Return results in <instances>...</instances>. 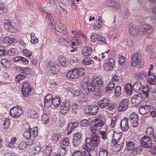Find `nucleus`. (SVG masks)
<instances>
[{
  "label": "nucleus",
  "instance_id": "obj_54",
  "mask_svg": "<svg viewBox=\"0 0 156 156\" xmlns=\"http://www.w3.org/2000/svg\"><path fill=\"white\" fill-rule=\"evenodd\" d=\"M27 147L26 142L24 141L21 142L18 145V148L20 150H24Z\"/></svg>",
  "mask_w": 156,
  "mask_h": 156
},
{
  "label": "nucleus",
  "instance_id": "obj_9",
  "mask_svg": "<svg viewBox=\"0 0 156 156\" xmlns=\"http://www.w3.org/2000/svg\"><path fill=\"white\" fill-rule=\"evenodd\" d=\"M129 119L130 121L131 126L133 127H136L139 125V117L137 114L135 113L131 114L129 116Z\"/></svg>",
  "mask_w": 156,
  "mask_h": 156
},
{
  "label": "nucleus",
  "instance_id": "obj_38",
  "mask_svg": "<svg viewBox=\"0 0 156 156\" xmlns=\"http://www.w3.org/2000/svg\"><path fill=\"white\" fill-rule=\"evenodd\" d=\"M60 69V66L58 65H55L51 66L50 67V70L51 72L54 74L58 73Z\"/></svg>",
  "mask_w": 156,
  "mask_h": 156
},
{
  "label": "nucleus",
  "instance_id": "obj_48",
  "mask_svg": "<svg viewBox=\"0 0 156 156\" xmlns=\"http://www.w3.org/2000/svg\"><path fill=\"white\" fill-rule=\"evenodd\" d=\"M61 136L60 133H53L51 137V139L53 142H56L58 141Z\"/></svg>",
  "mask_w": 156,
  "mask_h": 156
},
{
  "label": "nucleus",
  "instance_id": "obj_57",
  "mask_svg": "<svg viewBox=\"0 0 156 156\" xmlns=\"http://www.w3.org/2000/svg\"><path fill=\"white\" fill-rule=\"evenodd\" d=\"M81 141V140L73 139V146L75 147H76L79 146L80 144Z\"/></svg>",
  "mask_w": 156,
  "mask_h": 156
},
{
  "label": "nucleus",
  "instance_id": "obj_41",
  "mask_svg": "<svg viewBox=\"0 0 156 156\" xmlns=\"http://www.w3.org/2000/svg\"><path fill=\"white\" fill-rule=\"evenodd\" d=\"M62 101L59 97H57L55 98H52V104L55 107L59 106L61 102Z\"/></svg>",
  "mask_w": 156,
  "mask_h": 156
},
{
  "label": "nucleus",
  "instance_id": "obj_8",
  "mask_svg": "<svg viewBox=\"0 0 156 156\" xmlns=\"http://www.w3.org/2000/svg\"><path fill=\"white\" fill-rule=\"evenodd\" d=\"M115 64V61L113 58L109 59L107 62L104 64L103 67L104 69L107 71H112Z\"/></svg>",
  "mask_w": 156,
  "mask_h": 156
},
{
  "label": "nucleus",
  "instance_id": "obj_46",
  "mask_svg": "<svg viewBox=\"0 0 156 156\" xmlns=\"http://www.w3.org/2000/svg\"><path fill=\"white\" fill-rule=\"evenodd\" d=\"M81 63L85 65L92 64L94 63V61L89 58H85L81 61Z\"/></svg>",
  "mask_w": 156,
  "mask_h": 156
},
{
  "label": "nucleus",
  "instance_id": "obj_55",
  "mask_svg": "<svg viewBox=\"0 0 156 156\" xmlns=\"http://www.w3.org/2000/svg\"><path fill=\"white\" fill-rule=\"evenodd\" d=\"M101 87H98L95 89V90H94V95L96 96L100 97L101 94V91L102 90L100 88Z\"/></svg>",
  "mask_w": 156,
  "mask_h": 156
},
{
  "label": "nucleus",
  "instance_id": "obj_2",
  "mask_svg": "<svg viewBox=\"0 0 156 156\" xmlns=\"http://www.w3.org/2000/svg\"><path fill=\"white\" fill-rule=\"evenodd\" d=\"M85 71L84 69L82 68H77L69 71L66 76L69 78L75 79L83 74Z\"/></svg>",
  "mask_w": 156,
  "mask_h": 156
},
{
  "label": "nucleus",
  "instance_id": "obj_44",
  "mask_svg": "<svg viewBox=\"0 0 156 156\" xmlns=\"http://www.w3.org/2000/svg\"><path fill=\"white\" fill-rule=\"evenodd\" d=\"M99 156H108V152L106 149L101 147L99 148Z\"/></svg>",
  "mask_w": 156,
  "mask_h": 156
},
{
  "label": "nucleus",
  "instance_id": "obj_19",
  "mask_svg": "<svg viewBox=\"0 0 156 156\" xmlns=\"http://www.w3.org/2000/svg\"><path fill=\"white\" fill-rule=\"evenodd\" d=\"M104 119L102 116H98L94 121V125L98 127H101L104 124Z\"/></svg>",
  "mask_w": 156,
  "mask_h": 156
},
{
  "label": "nucleus",
  "instance_id": "obj_29",
  "mask_svg": "<svg viewBox=\"0 0 156 156\" xmlns=\"http://www.w3.org/2000/svg\"><path fill=\"white\" fill-rule=\"evenodd\" d=\"M136 144V140L128 141L126 143V148L127 150L130 151L134 148Z\"/></svg>",
  "mask_w": 156,
  "mask_h": 156
},
{
  "label": "nucleus",
  "instance_id": "obj_40",
  "mask_svg": "<svg viewBox=\"0 0 156 156\" xmlns=\"http://www.w3.org/2000/svg\"><path fill=\"white\" fill-rule=\"evenodd\" d=\"M125 90L128 95L132 94L133 91V87L132 85L129 83H127L125 87Z\"/></svg>",
  "mask_w": 156,
  "mask_h": 156
},
{
  "label": "nucleus",
  "instance_id": "obj_25",
  "mask_svg": "<svg viewBox=\"0 0 156 156\" xmlns=\"http://www.w3.org/2000/svg\"><path fill=\"white\" fill-rule=\"evenodd\" d=\"M128 32L131 36H133L138 34L137 30L134 25L130 23L128 25Z\"/></svg>",
  "mask_w": 156,
  "mask_h": 156
},
{
  "label": "nucleus",
  "instance_id": "obj_10",
  "mask_svg": "<svg viewBox=\"0 0 156 156\" xmlns=\"http://www.w3.org/2000/svg\"><path fill=\"white\" fill-rule=\"evenodd\" d=\"M71 106L70 102L69 101L62 102L60 108V112L62 115L67 113L70 109Z\"/></svg>",
  "mask_w": 156,
  "mask_h": 156
},
{
  "label": "nucleus",
  "instance_id": "obj_27",
  "mask_svg": "<svg viewBox=\"0 0 156 156\" xmlns=\"http://www.w3.org/2000/svg\"><path fill=\"white\" fill-rule=\"evenodd\" d=\"M52 148L51 145H45L42 148V152L43 154L47 156H50L52 152Z\"/></svg>",
  "mask_w": 156,
  "mask_h": 156
},
{
  "label": "nucleus",
  "instance_id": "obj_22",
  "mask_svg": "<svg viewBox=\"0 0 156 156\" xmlns=\"http://www.w3.org/2000/svg\"><path fill=\"white\" fill-rule=\"evenodd\" d=\"M4 26L5 29L8 31L12 32L14 30V27L12 25V22L9 20H4Z\"/></svg>",
  "mask_w": 156,
  "mask_h": 156
},
{
  "label": "nucleus",
  "instance_id": "obj_63",
  "mask_svg": "<svg viewBox=\"0 0 156 156\" xmlns=\"http://www.w3.org/2000/svg\"><path fill=\"white\" fill-rule=\"evenodd\" d=\"M119 63L121 65H123L126 62L125 57L123 56H120L119 57Z\"/></svg>",
  "mask_w": 156,
  "mask_h": 156
},
{
  "label": "nucleus",
  "instance_id": "obj_3",
  "mask_svg": "<svg viewBox=\"0 0 156 156\" xmlns=\"http://www.w3.org/2000/svg\"><path fill=\"white\" fill-rule=\"evenodd\" d=\"M100 137L98 136H91L90 138L87 137L86 138L85 143L87 146H90L91 147L95 148L97 147L100 142Z\"/></svg>",
  "mask_w": 156,
  "mask_h": 156
},
{
  "label": "nucleus",
  "instance_id": "obj_7",
  "mask_svg": "<svg viewBox=\"0 0 156 156\" xmlns=\"http://www.w3.org/2000/svg\"><path fill=\"white\" fill-rule=\"evenodd\" d=\"M141 145L144 147L150 148L152 147V141L150 137L147 136H144L140 140Z\"/></svg>",
  "mask_w": 156,
  "mask_h": 156
},
{
  "label": "nucleus",
  "instance_id": "obj_30",
  "mask_svg": "<svg viewBox=\"0 0 156 156\" xmlns=\"http://www.w3.org/2000/svg\"><path fill=\"white\" fill-rule=\"evenodd\" d=\"M92 52V49L90 47H84L82 49V54L84 56L90 55Z\"/></svg>",
  "mask_w": 156,
  "mask_h": 156
},
{
  "label": "nucleus",
  "instance_id": "obj_58",
  "mask_svg": "<svg viewBox=\"0 0 156 156\" xmlns=\"http://www.w3.org/2000/svg\"><path fill=\"white\" fill-rule=\"evenodd\" d=\"M61 144L65 146H67L69 144V142L68 138L63 139L61 142Z\"/></svg>",
  "mask_w": 156,
  "mask_h": 156
},
{
  "label": "nucleus",
  "instance_id": "obj_37",
  "mask_svg": "<svg viewBox=\"0 0 156 156\" xmlns=\"http://www.w3.org/2000/svg\"><path fill=\"white\" fill-rule=\"evenodd\" d=\"M147 76V74L146 72L142 71L139 73L135 74V78L137 80H142Z\"/></svg>",
  "mask_w": 156,
  "mask_h": 156
},
{
  "label": "nucleus",
  "instance_id": "obj_13",
  "mask_svg": "<svg viewBox=\"0 0 156 156\" xmlns=\"http://www.w3.org/2000/svg\"><path fill=\"white\" fill-rule=\"evenodd\" d=\"M147 76V82L151 84L154 85L156 86V76L154 73L150 71H148Z\"/></svg>",
  "mask_w": 156,
  "mask_h": 156
},
{
  "label": "nucleus",
  "instance_id": "obj_61",
  "mask_svg": "<svg viewBox=\"0 0 156 156\" xmlns=\"http://www.w3.org/2000/svg\"><path fill=\"white\" fill-rule=\"evenodd\" d=\"M10 125V120L8 118H6L4 123V127L5 129H7Z\"/></svg>",
  "mask_w": 156,
  "mask_h": 156
},
{
  "label": "nucleus",
  "instance_id": "obj_4",
  "mask_svg": "<svg viewBox=\"0 0 156 156\" xmlns=\"http://www.w3.org/2000/svg\"><path fill=\"white\" fill-rule=\"evenodd\" d=\"M38 134L37 127V126L26 130L23 133V136L26 139H33Z\"/></svg>",
  "mask_w": 156,
  "mask_h": 156
},
{
  "label": "nucleus",
  "instance_id": "obj_31",
  "mask_svg": "<svg viewBox=\"0 0 156 156\" xmlns=\"http://www.w3.org/2000/svg\"><path fill=\"white\" fill-rule=\"evenodd\" d=\"M41 146L39 142L36 143L33 147V154L36 155L39 154L41 150Z\"/></svg>",
  "mask_w": 156,
  "mask_h": 156
},
{
  "label": "nucleus",
  "instance_id": "obj_11",
  "mask_svg": "<svg viewBox=\"0 0 156 156\" xmlns=\"http://www.w3.org/2000/svg\"><path fill=\"white\" fill-rule=\"evenodd\" d=\"M106 5L114 8L115 10H119L121 7L120 4L117 0H109L106 2Z\"/></svg>",
  "mask_w": 156,
  "mask_h": 156
},
{
  "label": "nucleus",
  "instance_id": "obj_32",
  "mask_svg": "<svg viewBox=\"0 0 156 156\" xmlns=\"http://www.w3.org/2000/svg\"><path fill=\"white\" fill-rule=\"evenodd\" d=\"M3 41L8 45L14 44L16 42V40L12 37H6L3 40Z\"/></svg>",
  "mask_w": 156,
  "mask_h": 156
},
{
  "label": "nucleus",
  "instance_id": "obj_12",
  "mask_svg": "<svg viewBox=\"0 0 156 156\" xmlns=\"http://www.w3.org/2000/svg\"><path fill=\"white\" fill-rule=\"evenodd\" d=\"M129 105V101L127 99H123L120 102L118 107V111L122 112L126 111L128 108Z\"/></svg>",
  "mask_w": 156,
  "mask_h": 156
},
{
  "label": "nucleus",
  "instance_id": "obj_53",
  "mask_svg": "<svg viewBox=\"0 0 156 156\" xmlns=\"http://www.w3.org/2000/svg\"><path fill=\"white\" fill-rule=\"evenodd\" d=\"M78 123L77 122H74L72 123L69 124L68 126L67 130L68 131H71L73 129L77 127Z\"/></svg>",
  "mask_w": 156,
  "mask_h": 156
},
{
  "label": "nucleus",
  "instance_id": "obj_39",
  "mask_svg": "<svg viewBox=\"0 0 156 156\" xmlns=\"http://www.w3.org/2000/svg\"><path fill=\"white\" fill-rule=\"evenodd\" d=\"M146 135L152 138L155 135L154 129L152 127H149L147 128L146 133Z\"/></svg>",
  "mask_w": 156,
  "mask_h": 156
},
{
  "label": "nucleus",
  "instance_id": "obj_51",
  "mask_svg": "<svg viewBox=\"0 0 156 156\" xmlns=\"http://www.w3.org/2000/svg\"><path fill=\"white\" fill-rule=\"evenodd\" d=\"M115 97H118L122 94V88L120 86L116 87L115 90Z\"/></svg>",
  "mask_w": 156,
  "mask_h": 156
},
{
  "label": "nucleus",
  "instance_id": "obj_47",
  "mask_svg": "<svg viewBox=\"0 0 156 156\" xmlns=\"http://www.w3.org/2000/svg\"><path fill=\"white\" fill-rule=\"evenodd\" d=\"M8 11L7 7L3 4L0 3V14L2 15Z\"/></svg>",
  "mask_w": 156,
  "mask_h": 156
},
{
  "label": "nucleus",
  "instance_id": "obj_34",
  "mask_svg": "<svg viewBox=\"0 0 156 156\" xmlns=\"http://www.w3.org/2000/svg\"><path fill=\"white\" fill-rule=\"evenodd\" d=\"M98 128L93 124L90 126L89 129L91 133V136H98L97 135V132L98 130Z\"/></svg>",
  "mask_w": 156,
  "mask_h": 156
},
{
  "label": "nucleus",
  "instance_id": "obj_5",
  "mask_svg": "<svg viewBox=\"0 0 156 156\" xmlns=\"http://www.w3.org/2000/svg\"><path fill=\"white\" fill-rule=\"evenodd\" d=\"M23 113V111L21 107L18 105L13 107L10 111V115L12 118L15 119L19 118Z\"/></svg>",
  "mask_w": 156,
  "mask_h": 156
},
{
  "label": "nucleus",
  "instance_id": "obj_1",
  "mask_svg": "<svg viewBox=\"0 0 156 156\" xmlns=\"http://www.w3.org/2000/svg\"><path fill=\"white\" fill-rule=\"evenodd\" d=\"M153 32V27L149 24L141 25L137 29L138 34L147 36H151Z\"/></svg>",
  "mask_w": 156,
  "mask_h": 156
},
{
  "label": "nucleus",
  "instance_id": "obj_26",
  "mask_svg": "<svg viewBox=\"0 0 156 156\" xmlns=\"http://www.w3.org/2000/svg\"><path fill=\"white\" fill-rule=\"evenodd\" d=\"M16 70L18 71H20V73L29 75L31 72V69L29 68L22 67L20 66H18L16 68Z\"/></svg>",
  "mask_w": 156,
  "mask_h": 156
},
{
  "label": "nucleus",
  "instance_id": "obj_50",
  "mask_svg": "<svg viewBox=\"0 0 156 156\" xmlns=\"http://www.w3.org/2000/svg\"><path fill=\"white\" fill-rule=\"evenodd\" d=\"M42 118V122L45 124H48L49 123V116L46 114H44L43 115Z\"/></svg>",
  "mask_w": 156,
  "mask_h": 156
},
{
  "label": "nucleus",
  "instance_id": "obj_52",
  "mask_svg": "<svg viewBox=\"0 0 156 156\" xmlns=\"http://www.w3.org/2000/svg\"><path fill=\"white\" fill-rule=\"evenodd\" d=\"M115 83L113 82H110L105 88L106 91H110L112 90L115 87Z\"/></svg>",
  "mask_w": 156,
  "mask_h": 156
},
{
  "label": "nucleus",
  "instance_id": "obj_21",
  "mask_svg": "<svg viewBox=\"0 0 156 156\" xmlns=\"http://www.w3.org/2000/svg\"><path fill=\"white\" fill-rule=\"evenodd\" d=\"M139 54L138 52L135 53L133 55L131 58V66L135 67L140 64V62L139 58Z\"/></svg>",
  "mask_w": 156,
  "mask_h": 156
},
{
  "label": "nucleus",
  "instance_id": "obj_18",
  "mask_svg": "<svg viewBox=\"0 0 156 156\" xmlns=\"http://www.w3.org/2000/svg\"><path fill=\"white\" fill-rule=\"evenodd\" d=\"M151 108V106L150 105H143L140 106L139 111L141 114L144 115L148 113L150 111Z\"/></svg>",
  "mask_w": 156,
  "mask_h": 156
},
{
  "label": "nucleus",
  "instance_id": "obj_24",
  "mask_svg": "<svg viewBox=\"0 0 156 156\" xmlns=\"http://www.w3.org/2000/svg\"><path fill=\"white\" fill-rule=\"evenodd\" d=\"M122 136V133H117L114 131L112 143L113 144H117L119 140L121 139Z\"/></svg>",
  "mask_w": 156,
  "mask_h": 156
},
{
  "label": "nucleus",
  "instance_id": "obj_16",
  "mask_svg": "<svg viewBox=\"0 0 156 156\" xmlns=\"http://www.w3.org/2000/svg\"><path fill=\"white\" fill-rule=\"evenodd\" d=\"M52 96L51 94L47 95L44 98V106L45 108H49L52 104Z\"/></svg>",
  "mask_w": 156,
  "mask_h": 156
},
{
  "label": "nucleus",
  "instance_id": "obj_28",
  "mask_svg": "<svg viewBox=\"0 0 156 156\" xmlns=\"http://www.w3.org/2000/svg\"><path fill=\"white\" fill-rule=\"evenodd\" d=\"M109 99L105 98L100 100L98 102V105L102 108H105L109 105L110 102Z\"/></svg>",
  "mask_w": 156,
  "mask_h": 156
},
{
  "label": "nucleus",
  "instance_id": "obj_17",
  "mask_svg": "<svg viewBox=\"0 0 156 156\" xmlns=\"http://www.w3.org/2000/svg\"><path fill=\"white\" fill-rule=\"evenodd\" d=\"M92 82L98 87H101L103 86V82L102 78L99 76H94L92 79Z\"/></svg>",
  "mask_w": 156,
  "mask_h": 156
},
{
  "label": "nucleus",
  "instance_id": "obj_20",
  "mask_svg": "<svg viewBox=\"0 0 156 156\" xmlns=\"http://www.w3.org/2000/svg\"><path fill=\"white\" fill-rule=\"evenodd\" d=\"M88 113L90 115H93L96 114L99 111V107L97 105H92L88 107Z\"/></svg>",
  "mask_w": 156,
  "mask_h": 156
},
{
  "label": "nucleus",
  "instance_id": "obj_42",
  "mask_svg": "<svg viewBox=\"0 0 156 156\" xmlns=\"http://www.w3.org/2000/svg\"><path fill=\"white\" fill-rule=\"evenodd\" d=\"M142 87V85L140 81L136 82L133 84V89L136 92L140 91Z\"/></svg>",
  "mask_w": 156,
  "mask_h": 156
},
{
  "label": "nucleus",
  "instance_id": "obj_43",
  "mask_svg": "<svg viewBox=\"0 0 156 156\" xmlns=\"http://www.w3.org/2000/svg\"><path fill=\"white\" fill-rule=\"evenodd\" d=\"M58 61L61 65L64 67L66 66V58L63 55H60L59 56Z\"/></svg>",
  "mask_w": 156,
  "mask_h": 156
},
{
  "label": "nucleus",
  "instance_id": "obj_64",
  "mask_svg": "<svg viewBox=\"0 0 156 156\" xmlns=\"http://www.w3.org/2000/svg\"><path fill=\"white\" fill-rule=\"evenodd\" d=\"M66 148L64 147H62V148H61L60 153H58V154L62 156H64L66 154Z\"/></svg>",
  "mask_w": 156,
  "mask_h": 156
},
{
  "label": "nucleus",
  "instance_id": "obj_56",
  "mask_svg": "<svg viewBox=\"0 0 156 156\" xmlns=\"http://www.w3.org/2000/svg\"><path fill=\"white\" fill-rule=\"evenodd\" d=\"M23 53L26 57L29 58L30 57L32 54L31 51L26 49L23 51Z\"/></svg>",
  "mask_w": 156,
  "mask_h": 156
},
{
  "label": "nucleus",
  "instance_id": "obj_62",
  "mask_svg": "<svg viewBox=\"0 0 156 156\" xmlns=\"http://www.w3.org/2000/svg\"><path fill=\"white\" fill-rule=\"evenodd\" d=\"M100 133L101 135V137L102 139L105 140L107 139V134L106 132L102 131H100Z\"/></svg>",
  "mask_w": 156,
  "mask_h": 156
},
{
  "label": "nucleus",
  "instance_id": "obj_60",
  "mask_svg": "<svg viewBox=\"0 0 156 156\" xmlns=\"http://www.w3.org/2000/svg\"><path fill=\"white\" fill-rule=\"evenodd\" d=\"M26 76L22 74H20L16 77L17 82L19 83L21 80H22L25 79Z\"/></svg>",
  "mask_w": 156,
  "mask_h": 156
},
{
  "label": "nucleus",
  "instance_id": "obj_45",
  "mask_svg": "<svg viewBox=\"0 0 156 156\" xmlns=\"http://www.w3.org/2000/svg\"><path fill=\"white\" fill-rule=\"evenodd\" d=\"M150 92V89L147 85H144L143 86V89L142 90L143 94L146 96L147 97L149 96V92Z\"/></svg>",
  "mask_w": 156,
  "mask_h": 156
},
{
  "label": "nucleus",
  "instance_id": "obj_14",
  "mask_svg": "<svg viewBox=\"0 0 156 156\" xmlns=\"http://www.w3.org/2000/svg\"><path fill=\"white\" fill-rule=\"evenodd\" d=\"M88 83V81L85 80V79H83L81 83L80 89L82 93L85 95L88 94V90H87Z\"/></svg>",
  "mask_w": 156,
  "mask_h": 156
},
{
  "label": "nucleus",
  "instance_id": "obj_6",
  "mask_svg": "<svg viewBox=\"0 0 156 156\" xmlns=\"http://www.w3.org/2000/svg\"><path fill=\"white\" fill-rule=\"evenodd\" d=\"M21 91L24 97H27L30 95L32 91V88L29 82H26L23 84Z\"/></svg>",
  "mask_w": 156,
  "mask_h": 156
},
{
  "label": "nucleus",
  "instance_id": "obj_23",
  "mask_svg": "<svg viewBox=\"0 0 156 156\" xmlns=\"http://www.w3.org/2000/svg\"><path fill=\"white\" fill-rule=\"evenodd\" d=\"M120 126L124 132L127 131L129 128L128 121L126 118H124L120 123Z\"/></svg>",
  "mask_w": 156,
  "mask_h": 156
},
{
  "label": "nucleus",
  "instance_id": "obj_35",
  "mask_svg": "<svg viewBox=\"0 0 156 156\" xmlns=\"http://www.w3.org/2000/svg\"><path fill=\"white\" fill-rule=\"evenodd\" d=\"M1 64L5 68L9 67L11 64L10 60L6 58L2 59L0 61Z\"/></svg>",
  "mask_w": 156,
  "mask_h": 156
},
{
  "label": "nucleus",
  "instance_id": "obj_36",
  "mask_svg": "<svg viewBox=\"0 0 156 156\" xmlns=\"http://www.w3.org/2000/svg\"><path fill=\"white\" fill-rule=\"evenodd\" d=\"M83 149H84L83 151L81 156H88V152H90L91 149L87 146L86 144H84L82 147Z\"/></svg>",
  "mask_w": 156,
  "mask_h": 156
},
{
  "label": "nucleus",
  "instance_id": "obj_59",
  "mask_svg": "<svg viewBox=\"0 0 156 156\" xmlns=\"http://www.w3.org/2000/svg\"><path fill=\"white\" fill-rule=\"evenodd\" d=\"M82 137V135L80 133L76 132L74 133L73 135V139H75L81 140Z\"/></svg>",
  "mask_w": 156,
  "mask_h": 156
},
{
  "label": "nucleus",
  "instance_id": "obj_33",
  "mask_svg": "<svg viewBox=\"0 0 156 156\" xmlns=\"http://www.w3.org/2000/svg\"><path fill=\"white\" fill-rule=\"evenodd\" d=\"M28 114L31 118L33 119H36L38 117L37 112L33 109H30L28 110Z\"/></svg>",
  "mask_w": 156,
  "mask_h": 156
},
{
  "label": "nucleus",
  "instance_id": "obj_15",
  "mask_svg": "<svg viewBox=\"0 0 156 156\" xmlns=\"http://www.w3.org/2000/svg\"><path fill=\"white\" fill-rule=\"evenodd\" d=\"M132 103L135 105H138L142 101V95L141 94L133 95L131 99Z\"/></svg>",
  "mask_w": 156,
  "mask_h": 156
},
{
  "label": "nucleus",
  "instance_id": "obj_49",
  "mask_svg": "<svg viewBox=\"0 0 156 156\" xmlns=\"http://www.w3.org/2000/svg\"><path fill=\"white\" fill-rule=\"evenodd\" d=\"M97 88L95 85L92 83H88L87 90H88V93L90 91L94 92L95 89Z\"/></svg>",
  "mask_w": 156,
  "mask_h": 156
}]
</instances>
